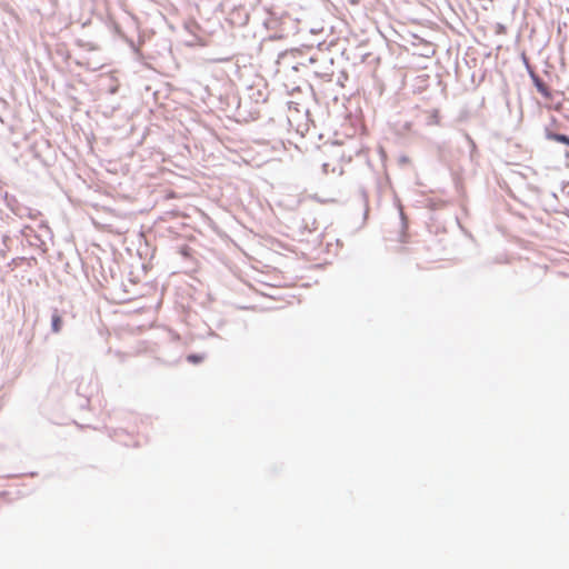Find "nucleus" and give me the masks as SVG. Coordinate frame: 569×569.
<instances>
[{
  "instance_id": "4",
  "label": "nucleus",
  "mask_w": 569,
  "mask_h": 569,
  "mask_svg": "<svg viewBox=\"0 0 569 569\" xmlns=\"http://www.w3.org/2000/svg\"><path fill=\"white\" fill-rule=\"evenodd\" d=\"M187 360L192 363H199L203 360V357L199 355H189Z\"/></svg>"
},
{
  "instance_id": "2",
  "label": "nucleus",
  "mask_w": 569,
  "mask_h": 569,
  "mask_svg": "<svg viewBox=\"0 0 569 569\" xmlns=\"http://www.w3.org/2000/svg\"><path fill=\"white\" fill-rule=\"evenodd\" d=\"M51 327L54 333L60 332L62 327V319L58 313H53Z\"/></svg>"
},
{
  "instance_id": "1",
  "label": "nucleus",
  "mask_w": 569,
  "mask_h": 569,
  "mask_svg": "<svg viewBox=\"0 0 569 569\" xmlns=\"http://www.w3.org/2000/svg\"><path fill=\"white\" fill-rule=\"evenodd\" d=\"M535 81V86L537 88V90L546 98V99H550L551 98V92L548 88V86L542 81L540 80L539 78H535L533 79Z\"/></svg>"
},
{
  "instance_id": "3",
  "label": "nucleus",
  "mask_w": 569,
  "mask_h": 569,
  "mask_svg": "<svg viewBox=\"0 0 569 569\" xmlns=\"http://www.w3.org/2000/svg\"><path fill=\"white\" fill-rule=\"evenodd\" d=\"M550 139L557 141V142H561L563 144H567L569 146V137L566 136V134H560V133H551L548 136Z\"/></svg>"
}]
</instances>
